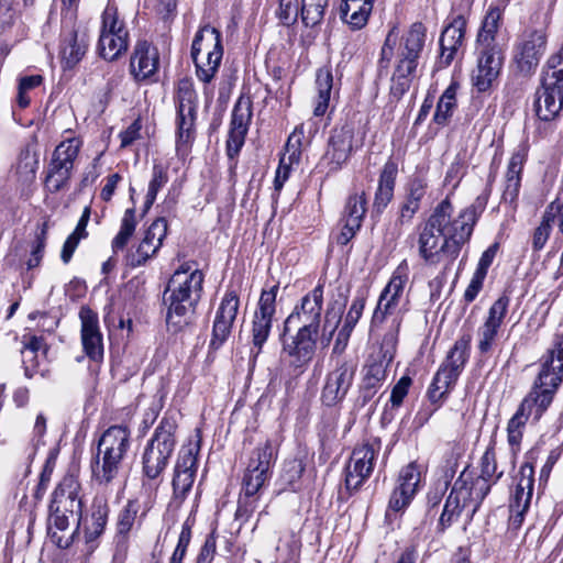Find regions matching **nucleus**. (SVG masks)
Listing matches in <instances>:
<instances>
[{
	"label": "nucleus",
	"instance_id": "50",
	"mask_svg": "<svg viewBox=\"0 0 563 563\" xmlns=\"http://www.w3.org/2000/svg\"><path fill=\"white\" fill-rule=\"evenodd\" d=\"M305 135L303 125L300 124L295 128L292 133L289 135L286 145L285 153L280 159H286L288 165H298L301 159V146L302 139Z\"/></svg>",
	"mask_w": 563,
	"mask_h": 563
},
{
	"label": "nucleus",
	"instance_id": "4",
	"mask_svg": "<svg viewBox=\"0 0 563 563\" xmlns=\"http://www.w3.org/2000/svg\"><path fill=\"white\" fill-rule=\"evenodd\" d=\"M205 276L190 263L181 264L172 275L164 291L167 308L166 324L172 332H179L194 322L201 299Z\"/></svg>",
	"mask_w": 563,
	"mask_h": 563
},
{
	"label": "nucleus",
	"instance_id": "20",
	"mask_svg": "<svg viewBox=\"0 0 563 563\" xmlns=\"http://www.w3.org/2000/svg\"><path fill=\"white\" fill-rule=\"evenodd\" d=\"M547 49V34L543 29L526 30L519 37L514 54L518 70L530 75L538 67Z\"/></svg>",
	"mask_w": 563,
	"mask_h": 563
},
{
	"label": "nucleus",
	"instance_id": "64",
	"mask_svg": "<svg viewBox=\"0 0 563 563\" xmlns=\"http://www.w3.org/2000/svg\"><path fill=\"white\" fill-rule=\"evenodd\" d=\"M384 380L374 377H363L361 386V395L363 402H367L376 394L377 389L382 386Z\"/></svg>",
	"mask_w": 563,
	"mask_h": 563
},
{
	"label": "nucleus",
	"instance_id": "49",
	"mask_svg": "<svg viewBox=\"0 0 563 563\" xmlns=\"http://www.w3.org/2000/svg\"><path fill=\"white\" fill-rule=\"evenodd\" d=\"M421 481L420 467L416 462L404 466L398 475L397 487L415 497Z\"/></svg>",
	"mask_w": 563,
	"mask_h": 563
},
{
	"label": "nucleus",
	"instance_id": "11",
	"mask_svg": "<svg viewBox=\"0 0 563 563\" xmlns=\"http://www.w3.org/2000/svg\"><path fill=\"white\" fill-rule=\"evenodd\" d=\"M223 56L221 32L206 25L201 27L191 45V58L196 65L197 77L208 84L216 76Z\"/></svg>",
	"mask_w": 563,
	"mask_h": 563
},
{
	"label": "nucleus",
	"instance_id": "16",
	"mask_svg": "<svg viewBox=\"0 0 563 563\" xmlns=\"http://www.w3.org/2000/svg\"><path fill=\"white\" fill-rule=\"evenodd\" d=\"M380 449L378 438L368 439L353 449L345 466V488L350 494L357 492L369 478Z\"/></svg>",
	"mask_w": 563,
	"mask_h": 563
},
{
	"label": "nucleus",
	"instance_id": "43",
	"mask_svg": "<svg viewBox=\"0 0 563 563\" xmlns=\"http://www.w3.org/2000/svg\"><path fill=\"white\" fill-rule=\"evenodd\" d=\"M277 454L276 446L273 445L271 440L258 444V446L252 452L247 467L269 472L271 466L274 463Z\"/></svg>",
	"mask_w": 563,
	"mask_h": 563
},
{
	"label": "nucleus",
	"instance_id": "31",
	"mask_svg": "<svg viewBox=\"0 0 563 563\" xmlns=\"http://www.w3.org/2000/svg\"><path fill=\"white\" fill-rule=\"evenodd\" d=\"M398 173L397 164L393 161L385 163L379 175L378 187L375 192L373 207L377 212H382L394 197L396 177Z\"/></svg>",
	"mask_w": 563,
	"mask_h": 563
},
{
	"label": "nucleus",
	"instance_id": "60",
	"mask_svg": "<svg viewBox=\"0 0 563 563\" xmlns=\"http://www.w3.org/2000/svg\"><path fill=\"white\" fill-rule=\"evenodd\" d=\"M411 385V378L409 376H402L391 389L390 402L394 407H399L404 398L407 396L409 387Z\"/></svg>",
	"mask_w": 563,
	"mask_h": 563
},
{
	"label": "nucleus",
	"instance_id": "23",
	"mask_svg": "<svg viewBox=\"0 0 563 563\" xmlns=\"http://www.w3.org/2000/svg\"><path fill=\"white\" fill-rule=\"evenodd\" d=\"M252 101L249 97L241 96L232 110L229 137L227 141V154L233 158L242 148L249 126L252 120Z\"/></svg>",
	"mask_w": 563,
	"mask_h": 563
},
{
	"label": "nucleus",
	"instance_id": "37",
	"mask_svg": "<svg viewBox=\"0 0 563 563\" xmlns=\"http://www.w3.org/2000/svg\"><path fill=\"white\" fill-rule=\"evenodd\" d=\"M456 382L457 378L445 372L444 368H438L428 388L429 400L440 405L449 396Z\"/></svg>",
	"mask_w": 563,
	"mask_h": 563
},
{
	"label": "nucleus",
	"instance_id": "57",
	"mask_svg": "<svg viewBox=\"0 0 563 563\" xmlns=\"http://www.w3.org/2000/svg\"><path fill=\"white\" fill-rule=\"evenodd\" d=\"M427 181L420 177H415L410 179L406 189L405 199L420 206L422 199L427 194Z\"/></svg>",
	"mask_w": 563,
	"mask_h": 563
},
{
	"label": "nucleus",
	"instance_id": "39",
	"mask_svg": "<svg viewBox=\"0 0 563 563\" xmlns=\"http://www.w3.org/2000/svg\"><path fill=\"white\" fill-rule=\"evenodd\" d=\"M136 211L135 208H129L125 210L121 220L120 230L111 242L113 253L123 251L131 238L133 236L136 229Z\"/></svg>",
	"mask_w": 563,
	"mask_h": 563
},
{
	"label": "nucleus",
	"instance_id": "54",
	"mask_svg": "<svg viewBox=\"0 0 563 563\" xmlns=\"http://www.w3.org/2000/svg\"><path fill=\"white\" fill-rule=\"evenodd\" d=\"M413 499V496L408 494L406 490L399 489L397 486L391 492L388 507L386 510V517L390 518L393 514H397L406 509L411 500Z\"/></svg>",
	"mask_w": 563,
	"mask_h": 563
},
{
	"label": "nucleus",
	"instance_id": "62",
	"mask_svg": "<svg viewBox=\"0 0 563 563\" xmlns=\"http://www.w3.org/2000/svg\"><path fill=\"white\" fill-rule=\"evenodd\" d=\"M195 510H191L190 515L184 521L181 526V531L178 538V542L176 547L188 549L190 540H191V529L195 526Z\"/></svg>",
	"mask_w": 563,
	"mask_h": 563
},
{
	"label": "nucleus",
	"instance_id": "3",
	"mask_svg": "<svg viewBox=\"0 0 563 563\" xmlns=\"http://www.w3.org/2000/svg\"><path fill=\"white\" fill-rule=\"evenodd\" d=\"M494 445L490 443L481 459L479 476L462 473L455 479L438 522L440 531L451 527L462 516L465 523H470L492 486L503 476L504 472L497 470Z\"/></svg>",
	"mask_w": 563,
	"mask_h": 563
},
{
	"label": "nucleus",
	"instance_id": "40",
	"mask_svg": "<svg viewBox=\"0 0 563 563\" xmlns=\"http://www.w3.org/2000/svg\"><path fill=\"white\" fill-rule=\"evenodd\" d=\"M129 47V36L100 35L98 43L99 55L109 62L118 59Z\"/></svg>",
	"mask_w": 563,
	"mask_h": 563
},
{
	"label": "nucleus",
	"instance_id": "58",
	"mask_svg": "<svg viewBox=\"0 0 563 563\" xmlns=\"http://www.w3.org/2000/svg\"><path fill=\"white\" fill-rule=\"evenodd\" d=\"M168 183L167 168L161 164H154L152 179L148 184L147 192L157 197L158 191Z\"/></svg>",
	"mask_w": 563,
	"mask_h": 563
},
{
	"label": "nucleus",
	"instance_id": "33",
	"mask_svg": "<svg viewBox=\"0 0 563 563\" xmlns=\"http://www.w3.org/2000/svg\"><path fill=\"white\" fill-rule=\"evenodd\" d=\"M375 0H343L340 11L342 19L353 29L361 30L367 24Z\"/></svg>",
	"mask_w": 563,
	"mask_h": 563
},
{
	"label": "nucleus",
	"instance_id": "51",
	"mask_svg": "<svg viewBox=\"0 0 563 563\" xmlns=\"http://www.w3.org/2000/svg\"><path fill=\"white\" fill-rule=\"evenodd\" d=\"M157 253V244L151 245L147 242L141 241L135 249H130L125 255V263L128 266L135 268L144 265L150 258Z\"/></svg>",
	"mask_w": 563,
	"mask_h": 563
},
{
	"label": "nucleus",
	"instance_id": "52",
	"mask_svg": "<svg viewBox=\"0 0 563 563\" xmlns=\"http://www.w3.org/2000/svg\"><path fill=\"white\" fill-rule=\"evenodd\" d=\"M167 234V221L164 218L156 219L145 231L142 241L151 245L157 244V251L163 244V240Z\"/></svg>",
	"mask_w": 563,
	"mask_h": 563
},
{
	"label": "nucleus",
	"instance_id": "7",
	"mask_svg": "<svg viewBox=\"0 0 563 563\" xmlns=\"http://www.w3.org/2000/svg\"><path fill=\"white\" fill-rule=\"evenodd\" d=\"M541 369L532 390L520 404L540 419L551 405L554 394L563 382V333L555 336L553 347L540 360Z\"/></svg>",
	"mask_w": 563,
	"mask_h": 563
},
{
	"label": "nucleus",
	"instance_id": "27",
	"mask_svg": "<svg viewBox=\"0 0 563 563\" xmlns=\"http://www.w3.org/2000/svg\"><path fill=\"white\" fill-rule=\"evenodd\" d=\"M158 69L157 49L146 41H139L130 60V71L135 80L151 78Z\"/></svg>",
	"mask_w": 563,
	"mask_h": 563
},
{
	"label": "nucleus",
	"instance_id": "1",
	"mask_svg": "<svg viewBox=\"0 0 563 563\" xmlns=\"http://www.w3.org/2000/svg\"><path fill=\"white\" fill-rule=\"evenodd\" d=\"M487 200V195H481L456 214L448 198L433 209L426 222L418 228V251L427 264L444 262L445 269L453 264L462 246L468 242Z\"/></svg>",
	"mask_w": 563,
	"mask_h": 563
},
{
	"label": "nucleus",
	"instance_id": "42",
	"mask_svg": "<svg viewBox=\"0 0 563 563\" xmlns=\"http://www.w3.org/2000/svg\"><path fill=\"white\" fill-rule=\"evenodd\" d=\"M23 347L21 350L24 373L27 378L33 377L36 364L27 365V362H33L36 357V353L41 350H45V342L42 336L24 334L22 336Z\"/></svg>",
	"mask_w": 563,
	"mask_h": 563
},
{
	"label": "nucleus",
	"instance_id": "18",
	"mask_svg": "<svg viewBox=\"0 0 563 563\" xmlns=\"http://www.w3.org/2000/svg\"><path fill=\"white\" fill-rule=\"evenodd\" d=\"M409 279V265L404 260L394 271L388 284L378 298L372 317V327L382 325L388 316H393L399 306L405 286Z\"/></svg>",
	"mask_w": 563,
	"mask_h": 563
},
{
	"label": "nucleus",
	"instance_id": "30",
	"mask_svg": "<svg viewBox=\"0 0 563 563\" xmlns=\"http://www.w3.org/2000/svg\"><path fill=\"white\" fill-rule=\"evenodd\" d=\"M525 162L526 154L522 151L512 153L507 166L505 188L501 197L505 202L512 205L517 201Z\"/></svg>",
	"mask_w": 563,
	"mask_h": 563
},
{
	"label": "nucleus",
	"instance_id": "17",
	"mask_svg": "<svg viewBox=\"0 0 563 563\" xmlns=\"http://www.w3.org/2000/svg\"><path fill=\"white\" fill-rule=\"evenodd\" d=\"M200 446L199 441L195 444L183 446L177 455L173 473V496L170 505L179 508L191 490L197 473V455Z\"/></svg>",
	"mask_w": 563,
	"mask_h": 563
},
{
	"label": "nucleus",
	"instance_id": "10",
	"mask_svg": "<svg viewBox=\"0 0 563 563\" xmlns=\"http://www.w3.org/2000/svg\"><path fill=\"white\" fill-rule=\"evenodd\" d=\"M563 108V46L552 55L543 71L541 87L537 89L533 110L542 121H552Z\"/></svg>",
	"mask_w": 563,
	"mask_h": 563
},
{
	"label": "nucleus",
	"instance_id": "24",
	"mask_svg": "<svg viewBox=\"0 0 563 563\" xmlns=\"http://www.w3.org/2000/svg\"><path fill=\"white\" fill-rule=\"evenodd\" d=\"M239 306L240 300L236 292L234 290H228L216 312L210 340L211 349L218 350L230 336L233 323L238 316Z\"/></svg>",
	"mask_w": 563,
	"mask_h": 563
},
{
	"label": "nucleus",
	"instance_id": "63",
	"mask_svg": "<svg viewBox=\"0 0 563 563\" xmlns=\"http://www.w3.org/2000/svg\"><path fill=\"white\" fill-rule=\"evenodd\" d=\"M343 227L340 233L336 235V243L340 245H346L356 234V232L361 229L362 224L352 223L347 220H342Z\"/></svg>",
	"mask_w": 563,
	"mask_h": 563
},
{
	"label": "nucleus",
	"instance_id": "55",
	"mask_svg": "<svg viewBox=\"0 0 563 563\" xmlns=\"http://www.w3.org/2000/svg\"><path fill=\"white\" fill-rule=\"evenodd\" d=\"M299 15L298 0H279L277 16L284 25L290 26L295 24Z\"/></svg>",
	"mask_w": 563,
	"mask_h": 563
},
{
	"label": "nucleus",
	"instance_id": "38",
	"mask_svg": "<svg viewBox=\"0 0 563 563\" xmlns=\"http://www.w3.org/2000/svg\"><path fill=\"white\" fill-rule=\"evenodd\" d=\"M267 472L246 467V472L243 477L244 498L240 499V508L245 507L247 509L250 507L251 510L254 508L252 506V501H249V499L258 493L267 479Z\"/></svg>",
	"mask_w": 563,
	"mask_h": 563
},
{
	"label": "nucleus",
	"instance_id": "5",
	"mask_svg": "<svg viewBox=\"0 0 563 563\" xmlns=\"http://www.w3.org/2000/svg\"><path fill=\"white\" fill-rule=\"evenodd\" d=\"M500 19V10L497 8L490 9L485 15L477 34V67L473 71L472 81L479 92L490 89L503 66V48L496 40Z\"/></svg>",
	"mask_w": 563,
	"mask_h": 563
},
{
	"label": "nucleus",
	"instance_id": "48",
	"mask_svg": "<svg viewBox=\"0 0 563 563\" xmlns=\"http://www.w3.org/2000/svg\"><path fill=\"white\" fill-rule=\"evenodd\" d=\"M456 107V86L450 85L442 93L433 117V120L438 124H445L448 119L452 115L453 110Z\"/></svg>",
	"mask_w": 563,
	"mask_h": 563
},
{
	"label": "nucleus",
	"instance_id": "34",
	"mask_svg": "<svg viewBox=\"0 0 563 563\" xmlns=\"http://www.w3.org/2000/svg\"><path fill=\"white\" fill-rule=\"evenodd\" d=\"M519 482L516 486L514 497L509 507H517L520 510H528L533 493L534 470L531 463L526 462L519 471Z\"/></svg>",
	"mask_w": 563,
	"mask_h": 563
},
{
	"label": "nucleus",
	"instance_id": "15",
	"mask_svg": "<svg viewBox=\"0 0 563 563\" xmlns=\"http://www.w3.org/2000/svg\"><path fill=\"white\" fill-rule=\"evenodd\" d=\"M80 147L81 141L77 137L67 139L56 146L44 181L45 188L49 192H58L68 186Z\"/></svg>",
	"mask_w": 563,
	"mask_h": 563
},
{
	"label": "nucleus",
	"instance_id": "44",
	"mask_svg": "<svg viewBox=\"0 0 563 563\" xmlns=\"http://www.w3.org/2000/svg\"><path fill=\"white\" fill-rule=\"evenodd\" d=\"M109 508L103 501L93 505L90 523L85 529L86 542L95 541L104 530L108 520Z\"/></svg>",
	"mask_w": 563,
	"mask_h": 563
},
{
	"label": "nucleus",
	"instance_id": "47",
	"mask_svg": "<svg viewBox=\"0 0 563 563\" xmlns=\"http://www.w3.org/2000/svg\"><path fill=\"white\" fill-rule=\"evenodd\" d=\"M366 206L367 199L364 191L350 195L346 199L341 219L362 224L367 210Z\"/></svg>",
	"mask_w": 563,
	"mask_h": 563
},
{
	"label": "nucleus",
	"instance_id": "61",
	"mask_svg": "<svg viewBox=\"0 0 563 563\" xmlns=\"http://www.w3.org/2000/svg\"><path fill=\"white\" fill-rule=\"evenodd\" d=\"M486 278V275L484 274H481V273H477L475 272L473 274V277L467 286V288L465 289V292H464V300L467 302V303H471L475 300V298L477 297L478 292L481 291V289L483 288V284H484V280Z\"/></svg>",
	"mask_w": 563,
	"mask_h": 563
},
{
	"label": "nucleus",
	"instance_id": "35",
	"mask_svg": "<svg viewBox=\"0 0 563 563\" xmlns=\"http://www.w3.org/2000/svg\"><path fill=\"white\" fill-rule=\"evenodd\" d=\"M345 303L346 298L344 296L341 299H335L328 302L324 313L323 329L320 336V342L323 346H328L332 341L334 332L341 322Z\"/></svg>",
	"mask_w": 563,
	"mask_h": 563
},
{
	"label": "nucleus",
	"instance_id": "59",
	"mask_svg": "<svg viewBox=\"0 0 563 563\" xmlns=\"http://www.w3.org/2000/svg\"><path fill=\"white\" fill-rule=\"evenodd\" d=\"M217 552V537L214 531L207 536L196 563H212Z\"/></svg>",
	"mask_w": 563,
	"mask_h": 563
},
{
	"label": "nucleus",
	"instance_id": "2",
	"mask_svg": "<svg viewBox=\"0 0 563 563\" xmlns=\"http://www.w3.org/2000/svg\"><path fill=\"white\" fill-rule=\"evenodd\" d=\"M323 311V285L318 284L295 306L284 322L283 353L300 372L311 362L319 338Z\"/></svg>",
	"mask_w": 563,
	"mask_h": 563
},
{
	"label": "nucleus",
	"instance_id": "13",
	"mask_svg": "<svg viewBox=\"0 0 563 563\" xmlns=\"http://www.w3.org/2000/svg\"><path fill=\"white\" fill-rule=\"evenodd\" d=\"M67 7V18L60 33L59 58L64 69H73L86 55L89 47L87 30L75 23V11L79 0H62Z\"/></svg>",
	"mask_w": 563,
	"mask_h": 563
},
{
	"label": "nucleus",
	"instance_id": "9",
	"mask_svg": "<svg viewBox=\"0 0 563 563\" xmlns=\"http://www.w3.org/2000/svg\"><path fill=\"white\" fill-rule=\"evenodd\" d=\"M177 421L173 415H165L142 454L143 477L155 481L161 477L174 454L176 448Z\"/></svg>",
	"mask_w": 563,
	"mask_h": 563
},
{
	"label": "nucleus",
	"instance_id": "28",
	"mask_svg": "<svg viewBox=\"0 0 563 563\" xmlns=\"http://www.w3.org/2000/svg\"><path fill=\"white\" fill-rule=\"evenodd\" d=\"M466 20L462 15H457L443 30L440 37V60L441 67H448L464 41Z\"/></svg>",
	"mask_w": 563,
	"mask_h": 563
},
{
	"label": "nucleus",
	"instance_id": "53",
	"mask_svg": "<svg viewBox=\"0 0 563 563\" xmlns=\"http://www.w3.org/2000/svg\"><path fill=\"white\" fill-rule=\"evenodd\" d=\"M137 514V506L134 501H128L120 511L117 521L118 533L125 536L132 529Z\"/></svg>",
	"mask_w": 563,
	"mask_h": 563
},
{
	"label": "nucleus",
	"instance_id": "46",
	"mask_svg": "<svg viewBox=\"0 0 563 563\" xmlns=\"http://www.w3.org/2000/svg\"><path fill=\"white\" fill-rule=\"evenodd\" d=\"M100 35L129 36L124 21L119 18L118 9L114 5L108 4L102 13Z\"/></svg>",
	"mask_w": 563,
	"mask_h": 563
},
{
	"label": "nucleus",
	"instance_id": "32",
	"mask_svg": "<svg viewBox=\"0 0 563 563\" xmlns=\"http://www.w3.org/2000/svg\"><path fill=\"white\" fill-rule=\"evenodd\" d=\"M470 347L471 335L464 334L460 336L448 352L439 368H444L445 372L459 379L468 361Z\"/></svg>",
	"mask_w": 563,
	"mask_h": 563
},
{
	"label": "nucleus",
	"instance_id": "45",
	"mask_svg": "<svg viewBox=\"0 0 563 563\" xmlns=\"http://www.w3.org/2000/svg\"><path fill=\"white\" fill-rule=\"evenodd\" d=\"M560 210L559 206L552 202L545 210L542 221L539 227L534 230L532 236V249L533 251H540L544 247L547 241L550 238L552 231V223L555 218V212Z\"/></svg>",
	"mask_w": 563,
	"mask_h": 563
},
{
	"label": "nucleus",
	"instance_id": "8",
	"mask_svg": "<svg viewBox=\"0 0 563 563\" xmlns=\"http://www.w3.org/2000/svg\"><path fill=\"white\" fill-rule=\"evenodd\" d=\"M427 38V27L415 22L401 36L397 63L391 76L390 93L399 99L410 88Z\"/></svg>",
	"mask_w": 563,
	"mask_h": 563
},
{
	"label": "nucleus",
	"instance_id": "21",
	"mask_svg": "<svg viewBox=\"0 0 563 563\" xmlns=\"http://www.w3.org/2000/svg\"><path fill=\"white\" fill-rule=\"evenodd\" d=\"M279 286L274 285L268 290H263L258 300L252 321V347L251 353L257 356L264 343L267 341L273 323V317L276 312V297Z\"/></svg>",
	"mask_w": 563,
	"mask_h": 563
},
{
	"label": "nucleus",
	"instance_id": "19",
	"mask_svg": "<svg viewBox=\"0 0 563 563\" xmlns=\"http://www.w3.org/2000/svg\"><path fill=\"white\" fill-rule=\"evenodd\" d=\"M357 369V361L343 356L336 361L335 367L325 376L321 400L325 406H334L342 401L350 390Z\"/></svg>",
	"mask_w": 563,
	"mask_h": 563
},
{
	"label": "nucleus",
	"instance_id": "12",
	"mask_svg": "<svg viewBox=\"0 0 563 563\" xmlns=\"http://www.w3.org/2000/svg\"><path fill=\"white\" fill-rule=\"evenodd\" d=\"M80 484L73 475L65 476L55 488L49 505L48 529L56 528L65 531L70 520L79 521L81 515V500L79 498Z\"/></svg>",
	"mask_w": 563,
	"mask_h": 563
},
{
	"label": "nucleus",
	"instance_id": "26",
	"mask_svg": "<svg viewBox=\"0 0 563 563\" xmlns=\"http://www.w3.org/2000/svg\"><path fill=\"white\" fill-rule=\"evenodd\" d=\"M80 336L85 354L93 362L103 358V338L99 327L98 313L87 306L80 308Z\"/></svg>",
	"mask_w": 563,
	"mask_h": 563
},
{
	"label": "nucleus",
	"instance_id": "56",
	"mask_svg": "<svg viewBox=\"0 0 563 563\" xmlns=\"http://www.w3.org/2000/svg\"><path fill=\"white\" fill-rule=\"evenodd\" d=\"M365 297L360 295V296H356L352 303H351V307L344 318V321H343V324L342 327L353 331L356 323L358 322L362 313H363V310H364V307H365Z\"/></svg>",
	"mask_w": 563,
	"mask_h": 563
},
{
	"label": "nucleus",
	"instance_id": "14",
	"mask_svg": "<svg viewBox=\"0 0 563 563\" xmlns=\"http://www.w3.org/2000/svg\"><path fill=\"white\" fill-rule=\"evenodd\" d=\"M197 102L198 97L192 80L189 78L178 80L175 93L177 150H186L195 139Z\"/></svg>",
	"mask_w": 563,
	"mask_h": 563
},
{
	"label": "nucleus",
	"instance_id": "36",
	"mask_svg": "<svg viewBox=\"0 0 563 563\" xmlns=\"http://www.w3.org/2000/svg\"><path fill=\"white\" fill-rule=\"evenodd\" d=\"M316 86L318 96L316 99L313 114L316 117H321L325 113L329 107V101L333 87V76L330 67H322L318 69L316 75Z\"/></svg>",
	"mask_w": 563,
	"mask_h": 563
},
{
	"label": "nucleus",
	"instance_id": "25",
	"mask_svg": "<svg viewBox=\"0 0 563 563\" xmlns=\"http://www.w3.org/2000/svg\"><path fill=\"white\" fill-rule=\"evenodd\" d=\"M510 298L507 295L500 296L490 306L484 323L478 328V351L481 354H487L492 351L494 342L498 335L499 329L508 312Z\"/></svg>",
	"mask_w": 563,
	"mask_h": 563
},
{
	"label": "nucleus",
	"instance_id": "6",
	"mask_svg": "<svg viewBox=\"0 0 563 563\" xmlns=\"http://www.w3.org/2000/svg\"><path fill=\"white\" fill-rule=\"evenodd\" d=\"M130 445L131 432L126 426H111L101 434L91 461L92 479L98 485L108 486L120 476Z\"/></svg>",
	"mask_w": 563,
	"mask_h": 563
},
{
	"label": "nucleus",
	"instance_id": "41",
	"mask_svg": "<svg viewBox=\"0 0 563 563\" xmlns=\"http://www.w3.org/2000/svg\"><path fill=\"white\" fill-rule=\"evenodd\" d=\"M329 0H300V19L306 27H314L324 19Z\"/></svg>",
	"mask_w": 563,
	"mask_h": 563
},
{
	"label": "nucleus",
	"instance_id": "22",
	"mask_svg": "<svg viewBox=\"0 0 563 563\" xmlns=\"http://www.w3.org/2000/svg\"><path fill=\"white\" fill-rule=\"evenodd\" d=\"M354 126L345 123L331 131L325 153L321 162L328 166V172L333 173L342 168L353 152Z\"/></svg>",
	"mask_w": 563,
	"mask_h": 563
},
{
	"label": "nucleus",
	"instance_id": "29",
	"mask_svg": "<svg viewBox=\"0 0 563 563\" xmlns=\"http://www.w3.org/2000/svg\"><path fill=\"white\" fill-rule=\"evenodd\" d=\"M396 341V334L394 333L384 336L379 349L368 356L364 367V376L378 378L380 380L386 379L387 367L394 358Z\"/></svg>",
	"mask_w": 563,
	"mask_h": 563
}]
</instances>
